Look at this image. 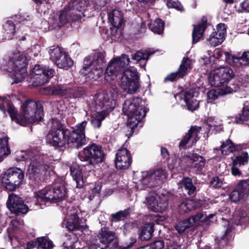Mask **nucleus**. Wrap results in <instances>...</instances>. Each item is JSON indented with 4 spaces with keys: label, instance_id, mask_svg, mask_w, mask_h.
<instances>
[{
    "label": "nucleus",
    "instance_id": "nucleus-1",
    "mask_svg": "<svg viewBox=\"0 0 249 249\" xmlns=\"http://www.w3.org/2000/svg\"><path fill=\"white\" fill-rule=\"evenodd\" d=\"M130 59L126 54L113 59L107 65L105 73L107 81L120 79V86L128 94L135 93L140 87L138 72L135 69L125 67L129 63Z\"/></svg>",
    "mask_w": 249,
    "mask_h": 249
},
{
    "label": "nucleus",
    "instance_id": "nucleus-2",
    "mask_svg": "<svg viewBox=\"0 0 249 249\" xmlns=\"http://www.w3.org/2000/svg\"><path fill=\"white\" fill-rule=\"evenodd\" d=\"M27 65L26 57L24 53L15 50L5 56L1 64L0 69L20 78L26 75Z\"/></svg>",
    "mask_w": 249,
    "mask_h": 249
},
{
    "label": "nucleus",
    "instance_id": "nucleus-3",
    "mask_svg": "<svg viewBox=\"0 0 249 249\" xmlns=\"http://www.w3.org/2000/svg\"><path fill=\"white\" fill-rule=\"evenodd\" d=\"M22 114L17 113L15 121L21 125L40 121L44 112L41 101L31 100L25 101L21 106Z\"/></svg>",
    "mask_w": 249,
    "mask_h": 249
},
{
    "label": "nucleus",
    "instance_id": "nucleus-4",
    "mask_svg": "<svg viewBox=\"0 0 249 249\" xmlns=\"http://www.w3.org/2000/svg\"><path fill=\"white\" fill-rule=\"evenodd\" d=\"M138 99L130 98L127 99L123 104V112L127 116V125L130 128V135L134 132L135 128L138 124L145 117L146 109L139 105Z\"/></svg>",
    "mask_w": 249,
    "mask_h": 249
},
{
    "label": "nucleus",
    "instance_id": "nucleus-5",
    "mask_svg": "<svg viewBox=\"0 0 249 249\" xmlns=\"http://www.w3.org/2000/svg\"><path fill=\"white\" fill-rule=\"evenodd\" d=\"M67 190L64 182L56 183L51 187H46L36 193L35 204L41 207L46 202L53 203L58 199L64 198Z\"/></svg>",
    "mask_w": 249,
    "mask_h": 249
},
{
    "label": "nucleus",
    "instance_id": "nucleus-6",
    "mask_svg": "<svg viewBox=\"0 0 249 249\" xmlns=\"http://www.w3.org/2000/svg\"><path fill=\"white\" fill-rule=\"evenodd\" d=\"M78 157L80 161L86 163L85 166L88 165L91 168H95L104 161L105 154L101 145L93 143L80 151Z\"/></svg>",
    "mask_w": 249,
    "mask_h": 249
},
{
    "label": "nucleus",
    "instance_id": "nucleus-7",
    "mask_svg": "<svg viewBox=\"0 0 249 249\" xmlns=\"http://www.w3.org/2000/svg\"><path fill=\"white\" fill-rule=\"evenodd\" d=\"M118 246V239L115 232L102 228L99 231L95 243L90 245L89 249H117Z\"/></svg>",
    "mask_w": 249,
    "mask_h": 249
},
{
    "label": "nucleus",
    "instance_id": "nucleus-8",
    "mask_svg": "<svg viewBox=\"0 0 249 249\" xmlns=\"http://www.w3.org/2000/svg\"><path fill=\"white\" fill-rule=\"evenodd\" d=\"M53 173L52 166L48 164L41 157L34 159L32 160L28 169V176L33 181L44 179L45 176Z\"/></svg>",
    "mask_w": 249,
    "mask_h": 249
},
{
    "label": "nucleus",
    "instance_id": "nucleus-9",
    "mask_svg": "<svg viewBox=\"0 0 249 249\" xmlns=\"http://www.w3.org/2000/svg\"><path fill=\"white\" fill-rule=\"evenodd\" d=\"M53 126L46 136L48 143L56 148L65 146L67 141L66 137L67 129L56 120L53 122Z\"/></svg>",
    "mask_w": 249,
    "mask_h": 249
},
{
    "label": "nucleus",
    "instance_id": "nucleus-10",
    "mask_svg": "<svg viewBox=\"0 0 249 249\" xmlns=\"http://www.w3.org/2000/svg\"><path fill=\"white\" fill-rule=\"evenodd\" d=\"M234 77V72L231 68L220 67L210 73L208 81L212 86L221 87L228 83Z\"/></svg>",
    "mask_w": 249,
    "mask_h": 249
},
{
    "label": "nucleus",
    "instance_id": "nucleus-11",
    "mask_svg": "<svg viewBox=\"0 0 249 249\" xmlns=\"http://www.w3.org/2000/svg\"><path fill=\"white\" fill-rule=\"evenodd\" d=\"M87 124V122L84 121L78 124L74 130L69 132L67 143L71 147L78 149L86 144L85 128Z\"/></svg>",
    "mask_w": 249,
    "mask_h": 249
},
{
    "label": "nucleus",
    "instance_id": "nucleus-12",
    "mask_svg": "<svg viewBox=\"0 0 249 249\" xmlns=\"http://www.w3.org/2000/svg\"><path fill=\"white\" fill-rule=\"evenodd\" d=\"M55 72L49 68L36 65L30 74V82L34 87L41 86L47 83Z\"/></svg>",
    "mask_w": 249,
    "mask_h": 249
},
{
    "label": "nucleus",
    "instance_id": "nucleus-13",
    "mask_svg": "<svg viewBox=\"0 0 249 249\" xmlns=\"http://www.w3.org/2000/svg\"><path fill=\"white\" fill-rule=\"evenodd\" d=\"M105 53L102 52H96L92 55L85 57L81 71H86L92 66L90 73L96 74L99 77L102 73V68L105 63Z\"/></svg>",
    "mask_w": 249,
    "mask_h": 249
},
{
    "label": "nucleus",
    "instance_id": "nucleus-14",
    "mask_svg": "<svg viewBox=\"0 0 249 249\" xmlns=\"http://www.w3.org/2000/svg\"><path fill=\"white\" fill-rule=\"evenodd\" d=\"M24 178V172L19 168H11L5 172L2 179L6 188L13 191L22 183Z\"/></svg>",
    "mask_w": 249,
    "mask_h": 249
},
{
    "label": "nucleus",
    "instance_id": "nucleus-15",
    "mask_svg": "<svg viewBox=\"0 0 249 249\" xmlns=\"http://www.w3.org/2000/svg\"><path fill=\"white\" fill-rule=\"evenodd\" d=\"M118 93L117 90L108 93L104 92L96 94L94 97L96 106L99 107H105L107 109H113L116 105V99Z\"/></svg>",
    "mask_w": 249,
    "mask_h": 249
},
{
    "label": "nucleus",
    "instance_id": "nucleus-16",
    "mask_svg": "<svg viewBox=\"0 0 249 249\" xmlns=\"http://www.w3.org/2000/svg\"><path fill=\"white\" fill-rule=\"evenodd\" d=\"M6 206L12 213L18 215L26 213L29 209L22 199L14 193L9 195Z\"/></svg>",
    "mask_w": 249,
    "mask_h": 249
},
{
    "label": "nucleus",
    "instance_id": "nucleus-17",
    "mask_svg": "<svg viewBox=\"0 0 249 249\" xmlns=\"http://www.w3.org/2000/svg\"><path fill=\"white\" fill-rule=\"evenodd\" d=\"M191 65V60L188 57H183L178 71L167 76L164 78V81H174L182 78L190 71L192 68Z\"/></svg>",
    "mask_w": 249,
    "mask_h": 249
},
{
    "label": "nucleus",
    "instance_id": "nucleus-18",
    "mask_svg": "<svg viewBox=\"0 0 249 249\" xmlns=\"http://www.w3.org/2000/svg\"><path fill=\"white\" fill-rule=\"evenodd\" d=\"M132 158L130 152L126 148H123L118 150L116 154L115 164L117 168L125 170L130 166Z\"/></svg>",
    "mask_w": 249,
    "mask_h": 249
},
{
    "label": "nucleus",
    "instance_id": "nucleus-19",
    "mask_svg": "<svg viewBox=\"0 0 249 249\" xmlns=\"http://www.w3.org/2000/svg\"><path fill=\"white\" fill-rule=\"evenodd\" d=\"M213 30L208 39V41L212 46L215 47L221 44L225 38L226 25L224 23H219Z\"/></svg>",
    "mask_w": 249,
    "mask_h": 249
},
{
    "label": "nucleus",
    "instance_id": "nucleus-20",
    "mask_svg": "<svg viewBox=\"0 0 249 249\" xmlns=\"http://www.w3.org/2000/svg\"><path fill=\"white\" fill-rule=\"evenodd\" d=\"M183 160L188 167L196 171H200L205 164V160L196 154H193L191 156H184Z\"/></svg>",
    "mask_w": 249,
    "mask_h": 249
},
{
    "label": "nucleus",
    "instance_id": "nucleus-21",
    "mask_svg": "<svg viewBox=\"0 0 249 249\" xmlns=\"http://www.w3.org/2000/svg\"><path fill=\"white\" fill-rule=\"evenodd\" d=\"M225 59L228 63L235 67L249 65V53L244 52L240 57H235L229 53H225Z\"/></svg>",
    "mask_w": 249,
    "mask_h": 249
},
{
    "label": "nucleus",
    "instance_id": "nucleus-22",
    "mask_svg": "<svg viewBox=\"0 0 249 249\" xmlns=\"http://www.w3.org/2000/svg\"><path fill=\"white\" fill-rule=\"evenodd\" d=\"M248 154L246 152H242L240 155L236 156L232 160V166L231 169V174L233 176H240L241 172L239 169L241 165H244L248 163Z\"/></svg>",
    "mask_w": 249,
    "mask_h": 249
},
{
    "label": "nucleus",
    "instance_id": "nucleus-23",
    "mask_svg": "<svg viewBox=\"0 0 249 249\" xmlns=\"http://www.w3.org/2000/svg\"><path fill=\"white\" fill-rule=\"evenodd\" d=\"M201 130L200 127L196 126H191L188 133L185 135L179 142V146L184 148L189 141H192V144L195 143L197 141V136Z\"/></svg>",
    "mask_w": 249,
    "mask_h": 249
},
{
    "label": "nucleus",
    "instance_id": "nucleus-24",
    "mask_svg": "<svg viewBox=\"0 0 249 249\" xmlns=\"http://www.w3.org/2000/svg\"><path fill=\"white\" fill-rule=\"evenodd\" d=\"M53 248V242L45 237L37 238L35 241L28 243L27 249H51Z\"/></svg>",
    "mask_w": 249,
    "mask_h": 249
},
{
    "label": "nucleus",
    "instance_id": "nucleus-25",
    "mask_svg": "<svg viewBox=\"0 0 249 249\" xmlns=\"http://www.w3.org/2000/svg\"><path fill=\"white\" fill-rule=\"evenodd\" d=\"M208 22L206 18L203 17L201 21L196 25H194L192 33L193 43L197 42L202 37L204 31L207 27Z\"/></svg>",
    "mask_w": 249,
    "mask_h": 249
},
{
    "label": "nucleus",
    "instance_id": "nucleus-26",
    "mask_svg": "<svg viewBox=\"0 0 249 249\" xmlns=\"http://www.w3.org/2000/svg\"><path fill=\"white\" fill-rule=\"evenodd\" d=\"M109 22L114 27L119 29L124 22L123 15L119 9L113 10L108 14Z\"/></svg>",
    "mask_w": 249,
    "mask_h": 249
},
{
    "label": "nucleus",
    "instance_id": "nucleus-27",
    "mask_svg": "<svg viewBox=\"0 0 249 249\" xmlns=\"http://www.w3.org/2000/svg\"><path fill=\"white\" fill-rule=\"evenodd\" d=\"M0 109L4 113H5L6 111H7L11 119L15 121L18 111L7 98H0Z\"/></svg>",
    "mask_w": 249,
    "mask_h": 249
},
{
    "label": "nucleus",
    "instance_id": "nucleus-28",
    "mask_svg": "<svg viewBox=\"0 0 249 249\" xmlns=\"http://www.w3.org/2000/svg\"><path fill=\"white\" fill-rule=\"evenodd\" d=\"M62 227H65L70 231L83 230L84 229V226L80 224V219L77 214H72L66 223L62 224Z\"/></svg>",
    "mask_w": 249,
    "mask_h": 249
},
{
    "label": "nucleus",
    "instance_id": "nucleus-29",
    "mask_svg": "<svg viewBox=\"0 0 249 249\" xmlns=\"http://www.w3.org/2000/svg\"><path fill=\"white\" fill-rule=\"evenodd\" d=\"M71 174L76 183V187L80 188L84 185L82 170L76 163H72L70 167Z\"/></svg>",
    "mask_w": 249,
    "mask_h": 249
},
{
    "label": "nucleus",
    "instance_id": "nucleus-30",
    "mask_svg": "<svg viewBox=\"0 0 249 249\" xmlns=\"http://www.w3.org/2000/svg\"><path fill=\"white\" fill-rule=\"evenodd\" d=\"M240 149V145L234 144L230 139L223 142L220 148L221 154L224 155H229L231 153L237 151Z\"/></svg>",
    "mask_w": 249,
    "mask_h": 249
},
{
    "label": "nucleus",
    "instance_id": "nucleus-31",
    "mask_svg": "<svg viewBox=\"0 0 249 249\" xmlns=\"http://www.w3.org/2000/svg\"><path fill=\"white\" fill-rule=\"evenodd\" d=\"M184 101L186 103L187 109L190 111H194L199 107V102L194 98L193 92L188 91L185 92Z\"/></svg>",
    "mask_w": 249,
    "mask_h": 249
},
{
    "label": "nucleus",
    "instance_id": "nucleus-32",
    "mask_svg": "<svg viewBox=\"0 0 249 249\" xmlns=\"http://www.w3.org/2000/svg\"><path fill=\"white\" fill-rule=\"evenodd\" d=\"M141 177V179H140V183L142 185L141 189H145L156 186V183L152 179L150 173L149 171L142 172Z\"/></svg>",
    "mask_w": 249,
    "mask_h": 249
},
{
    "label": "nucleus",
    "instance_id": "nucleus-33",
    "mask_svg": "<svg viewBox=\"0 0 249 249\" xmlns=\"http://www.w3.org/2000/svg\"><path fill=\"white\" fill-rule=\"evenodd\" d=\"M154 225L155 224L153 222L147 223L144 225L140 233L141 240H148L151 238L154 231Z\"/></svg>",
    "mask_w": 249,
    "mask_h": 249
},
{
    "label": "nucleus",
    "instance_id": "nucleus-34",
    "mask_svg": "<svg viewBox=\"0 0 249 249\" xmlns=\"http://www.w3.org/2000/svg\"><path fill=\"white\" fill-rule=\"evenodd\" d=\"M55 63L59 68L68 70L72 66L73 61L69 54L66 53L61 57L57 59Z\"/></svg>",
    "mask_w": 249,
    "mask_h": 249
},
{
    "label": "nucleus",
    "instance_id": "nucleus-35",
    "mask_svg": "<svg viewBox=\"0 0 249 249\" xmlns=\"http://www.w3.org/2000/svg\"><path fill=\"white\" fill-rule=\"evenodd\" d=\"M10 154L11 150L8 145V138L3 137L0 138V162Z\"/></svg>",
    "mask_w": 249,
    "mask_h": 249
},
{
    "label": "nucleus",
    "instance_id": "nucleus-36",
    "mask_svg": "<svg viewBox=\"0 0 249 249\" xmlns=\"http://www.w3.org/2000/svg\"><path fill=\"white\" fill-rule=\"evenodd\" d=\"M49 53L50 59L55 63L57 61V59L61 57L66 52L63 48L57 46L52 47Z\"/></svg>",
    "mask_w": 249,
    "mask_h": 249
},
{
    "label": "nucleus",
    "instance_id": "nucleus-37",
    "mask_svg": "<svg viewBox=\"0 0 249 249\" xmlns=\"http://www.w3.org/2000/svg\"><path fill=\"white\" fill-rule=\"evenodd\" d=\"M87 5L88 2L86 0H74L69 3L68 8L84 12Z\"/></svg>",
    "mask_w": 249,
    "mask_h": 249
},
{
    "label": "nucleus",
    "instance_id": "nucleus-38",
    "mask_svg": "<svg viewBox=\"0 0 249 249\" xmlns=\"http://www.w3.org/2000/svg\"><path fill=\"white\" fill-rule=\"evenodd\" d=\"M184 188L189 196H194L196 192V187L193 185L192 179L190 178H186L182 180Z\"/></svg>",
    "mask_w": 249,
    "mask_h": 249
},
{
    "label": "nucleus",
    "instance_id": "nucleus-39",
    "mask_svg": "<svg viewBox=\"0 0 249 249\" xmlns=\"http://www.w3.org/2000/svg\"><path fill=\"white\" fill-rule=\"evenodd\" d=\"M164 23L159 18L156 19L149 26L151 30L157 34H161L163 32Z\"/></svg>",
    "mask_w": 249,
    "mask_h": 249
},
{
    "label": "nucleus",
    "instance_id": "nucleus-40",
    "mask_svg": "<svg viewBox=\"0 0 249 249\" xmlns=\"http://www.w3.org/2000/svg\"><path fill=\"white\" fill-rule=\"evenodd\" d=\"M247 196L241 188H239L238 185L236 188L231 192L230 197L232 202H237L244 198Z\"/></svg>",
    "mask_w": 249,
    "mask_h": 249
},
{
    "label": "nucleus",
    "instance_id": "nucleus-41",
    "mask_svg": "<svg viewBox=\"0 0 249 249\" xmlns=\"http://www.w3.org/2000/svg\"><path fill=\"white\" fill-rule=\"evenodd\" d=\"M150 54L146 51H137L133 56L132 59L141 62V65H145L146 61L149 59Z\"/></svg>",
    "mask_w": 249,
    "mask_h": 249
},
{
    "label": "nucleus",
    "instance_id": "nucleus-42",
    "mask_svg": "<svg viewBox=\"0 0 249 249\" xmlns=\"http://www.w3.org/2000/svg\"><path fill=\"white\" fill-rule=\"evenodd\" d=\"M224 226L226 229L222 238L223 239L226 238L227 240H230L232 238L233 231L234 230V225L229 221L225 220V225Z\"/></svg>",
    "mask_w": 249,
    "mask_h": 249
},
{
    "label": "nucleus",
    "instance_id": "nucleus-43",
    "mask_svg": "<svg viewBox=\"0 0 249 249\" xmlns=\"http://www.w3.org/2000/svg\"><path fill=\"white\" fill-rule=\"evenodd\" d=\"M105 113L101 111L97 113L95 116L91 117V123L95 128H99L101 125L102 122L105 119Z\"/></svg>",
    "mask_w": 249,
    "mask_h": 249
},
{
    "label": "nucleus",
    "instance_id": "nucleus-44",
    "mask_svg": "<svg viewBox=\"0 0 249 249\" xmlns=\"http://www.w3.org/2000/svg\"><path fill=\"white\" fill-rule=\"evenodd\" d=\"M192 227H193L192 223L190 221L188 218L178 223L175 226V229L178 233H181L187 229Z\"/></svg>",
    "mask_w": 249,
    "mask_h": 249
},
{
    "label": "nucleus",
    "instance_id": "nucleus-45",
    "mask_svg": "<svg viewBox=\"0 0 249 249\" xmlns=\"http://www.w3.org/2000/svg\"><path fill=\"white\" fill-rule=\"evenodd\" d=\"M130 209H126L124 211H120L116 213L111 214V221L117 222L124 220L130 214Z\"/></svg>",
    "mask_w": 249,
    "mask_h": 249
},
{
    "label": "nucleus",
    "instance_id": "nucleus-46",
    "mask_svg": "<svg viewBox=\"0 0 249 249\" xmlns=\"http://www.w3.org/2000/svg\"><path fill=\"white\" fill-rule=\"evenodd\" d=\"M236 214L237 215V218L235 220L236 224L241 225L249 223V213L247 214L245 211L241 210Z\"/></svg>",
    "mask_w": 249,
    "mask_h": 249
},
{
    "label": "nucleus",
    "instance_id": "nucleus-47",
    "mask_svg": "<svg viewBox=\"0 0 249 249\" xmlns=\"http://www.w3.org/2000/svg\"><path fill=\"white\" fill-rule=\"evenodd\" d=\"M69 15L70 16L71 20L80 22L82 21V18L85 16L84 12H81L73 9H69Z\"/></svg>",
    "mask_w": 249,
    "mask_h": 249
},
{
    "label": "nucleus",
    "instance_id": "nucleus-48",
    "mask_svg": "<svg viewBox=\"0 0 249 249\" xmlns=\"http://www.w3.org/2000/svg\"><path fill=\"white\" fill-rule=\"evenodd\" d=\"M3 28L7 34L13 36L15 33V25L12 19L7 20L3 25Z\"/></svg>",
    "mask_w": 249,
    "mask_h": 249
},
{
    "label": "nucleus",
    "instance_id": "nucleus-49",
    "mask_svg": "<svg viewBox=\"0 0 249 249\" xmlns=\"http://www.w3.org/2000/svg\"><path fill=\"white\" fill-rule=\"evenodd\" d=\"M150 173L152 179L154 180L155 182L156 183V186H157L162 178L164 176V172L162 169H158L155 171H149Z\"/></svg>",
    "mask_w": 249,
    "mask_h": 249
},
{
    "label": "nucleus",
    "instance_id": "nucleus-50",
    "mask_svg": "<svg viewBox=\"0 0 249 249\" xmlns=\"http://www.w3.org/2000/svg\"><path fill=\"white\" fill-rule=\"evenodd\" d=\"M239 89V87L238 85L234 84L232 85V87L226 86L222 88L220 90V94L221 95H224L227 94L232 93L234 92H235L237 91Z\"/></svg>",
    "mask_w": 249,
    "mask_h": 249
},
{
    "label": "nucleus",
    "instance_id": "nucleus-51",
    "mask_svg": "<svg viewBox=\"0 0 249 249\" xmlns=\"http://www.w3.org/2000/svg\"><path fill=\"white\" fill-rule=\"evenodd\" d=\"M148 209L154 212H161L165 209V207L162 206L161 203H159L157 197L152 203L149 204Z\"/></svg>",
    "mask_w": 249,
    "mask_h": 249
},
{
    "label": "nucleus",
    "instance_id": "nucleus-52",
    "mask_svg": "<svg viewBox=\"0 0 249 249\" xmlns=\"http://www.w3.org/2000/svg\"><path fill=\"white\" fill-rule=\"evenodd\" d=\"M72 98L82 97L87 93V89L81 87H72Z\"/></svg>",
    "mask_w": 249,
    "mask_h": 249
},
{
    "label": "nucleus",
    "instance_id": "nucleus-53",
    "mask_svg": "<svg viewBox=\"0 0 249 249\" xmlns=\"http://www.w3.org/2000/svg\"><path fill=\"white\" fill-rule=\"evenodd\" d=\"M249 118V110L245 109L244 107L242 109V114H239L238 116L235 117V122L237 123H243L244 121H247Z\"/></svg>",
    "mask_w": 249,
    "mask_h": 249
},
{
    "label": "nucleus",
    "instance_id": "nucleus-54",
    "mask_svg": "<svg viewBox=\"0 0 249 249\" xmlns=\"http://www.w3.org/2000/svg\"><path fill=\"white\" fill-rule=\"evenodd\" d=\"M192 204L190 201H185L179 206V211L181 213H184L191 211L192 209Z\"/></svg>",
    "mask_w": 249,
    "mask_h": 249
},
{
    "label": "nucleus",
    "instance_id": "nucleus-55",
    "mask_svg": "<svg viewBox=\"0 0 249 249\" xmlns=\"http://www.w3.org/2000/svg\"><path fill=\"white\" fill-rule=\"evenodd\" d=\"M31 151H21L18 152L16 153L15 159L17 161H25L30 159V156L29 155Z\"/></svg>",
    "mask_w": 249,
    "mask_h": 249
},
{
    "label": "nucleus",
    "instance_id": "nucleus-56",
    "mask_svg": "<svg viewBox=\"0 0 249 249\" xmlns=\"http://www.w3.org/2000/svg\"><path fill=\"white\" fill-rule=\"evenodd\" d=\"M166 4L169 8H175L181 12L184 10L183 6L178 0H167Z\"/></svg>",
    "mask_w": 249,
    "mask_h": 249
},
{
    "label": "nucleus",
    "instance_id": "nucleus-57",
    "mask_svg": "<svg viewBox=\"0 0 249 249\" xmlns=\"http://www.w3.org/2000/svg\"><path fill=\"white\" fill-rule=\"evenodd\" d=\"M59 19L61 25H63L70 21V16L69 15V10L67 11L64 10L62 11L59 16Z\"/></svg>",
    "mask_w": 249,
    "mask_h": 249
},
{
    "label": "nucleus",
    "instance_id": "nucleus-58",
    "mask_svg": "<svg viewBox=\"0 0 249 249\" xmlns=\"http://www.w3.org/2000/svg\"><path fill=\"white\" fill-rule=\"evenodd\" d=\"M238 185L239 188H241L247 196L249 193V179L241 180Z\"/></svg>",
    "mask_w": 249,
    "mask_h": 249
},
{
    "label": "nucleus",
    "instance_id": "nucleus-59",
    "mask_svg": "<svg viewBox=\"0 0 249 249\" xmlns=\"http://www.w3.org/2000/svg\"><path fill=\"white\" fill-rule=\"evenodd\" d=\"M220 91H217L215 90H210L207 93L208 99L209 102H212L218 98Z\"/></svg>",
    "mask_w": 249,
    "mask_h": 249
},
{
    "label": "nucleus",
    "instance_id": "nucleus-60",
    "mask_svg": "<svg viewBox=\"0 0 249 249\" xmlns=\"http://www.w3.org/2000/svg\"><path fill=\"white\" fill-rule=\"evenodd\" d=\"M164 244L163 240H160L153 242L150 246H149V249H163Z\"/></svg>",
    "mask_w": 249,
    "mask_h": 249
},
{
    "label": "nucleus",
    "instance_id": "nucleus-61",
    "mask_svg": "<svg viewBox=\"0 0 249 249\" xmlns=\"http://www.w3.org/2000/svg\"><path fill=\"white\" fill-rule=\"evenodd\" d=\"M64 85H59L56 87L53 88L51 90L53 95H59L62 96V93L65 89L63 88Z\"/></svg>",
    "mask_w": 249,
    "mask_h": 249
},
{
    "label": "nucleus",
    "instance_id": "nucleus-62",
    "mask_svg": "<svg viewBox=\"0 0 249 249\" xmlns=\"http://www.w3.org/2000/svg\"><path fill=\"white\" fill-rule=\"evenodd\" d=\"M64 89H65L63 92L62 96L64 98H72V87H69L64 85Z\"/></svg>",
    "mask_w": 249,
    "mask_h": 249
},
{
    "label": "nucleus",
    "instance_id": "nucleus-63",
    "mask_svg": "<svg viewBox=\"0 0 249 249\" xmlns=\"http://www.w3.org/2000/svg\"><path fill=\"white\" fill-rule=\"evenodd\" d=\"M222 184V181L218 177H215L213 178L211 181V185L213 188H219Z\"/></svg>",
    "mask_w": 249,
    "mask_h": 249
},
{
    "label": "nucleus",
    "instance_id": "nucleus-64",
    "mask_svg": "<svg viewBox=\"0 0 249 249\" xmlns=\"http://www.w3.org/2000/svg\"><path fill=\"white\" fill-rule=\"evenodd\" d=\"M167 249H181V248L176 242L169 241L167 243Z\"/></svg>",
    "mask_w": 249,
    "mask_h": 249
}]
</instances>
